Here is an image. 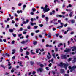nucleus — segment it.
Listing matches in <instances>:
<instances>
[{"label":"nucleus","instance_id":"nucleus-37","mask_svg":"<svg viewBox=\"0 0 76 76\" xmlns=\"http://www.w3.org/2000/svg\"><path fill=\"white\" fill-rule=\"evenodd\" d=\"M39 38H41L42 37V35H39Z\"/></svg>","mask_w":76,"mask_h":76},{"label":"nucleus","instance_id":"nucleus-39","mask_svg":"<svg viewBox=\"0 0 76 76\" xmlns=\"http://www.w3.org/2000/svg\"><path fill=\"white\" fill-rule=\"evenodd\" d=\"M25 58H27L28 60H29V57L27 56H25Z\"/></svg>","mask_w":76,"mask_h":76},{"label":"nucleus","instance_id":"nucleus-5","mask_svg":"<svg viewBox=\"0 0 76 76\" xmlns=\"http://www.w3.org/2000/svg\"><path fill=\"white\" fill-rule=\"evenodd\" d=\"M40 51L41 52L44 51V49H42L41 50L40 49H38L36 50V53H38V51Z\"/></svg>","mask_w":76,"mask_h":76},{"label":"nucleus","instance_id":"nucleus-34","mask_svg":"<svg viewBox=\"0 0 76 76\" xmlns=\"http://www.w3.org/2000/svg\"><path fill=\"white\" fill-rule=\"evenodd\" d=\"M51 65H52V64L50 63L49 64V67H51Z\"/></svg>","mask_w":76,"mask_h":76},{"label":"nucleus","instance_id":"nucleus-10","mask_svg":"<svg viewBox=\"0 0 76 76\" xmlns=\"http://www.w3.org/2000/svg\"><path fill=\"white\" fill-rule=\"evenodd\" d=\"M64 72H65V71H64V69H61L60 70V72L61 73H64Z\"/></svg>","mask_w":76,"mask_h":76},{"label":"nucleus","instance_id":"nucleus-41","mask_svg":"<svg viewBox=\"0 0 76 76\" xmlns=\"http://www.w3.org/2000/svg\"><path fill=\"white\" fill-rule=\"evenodd\" d=\"M30 14L32 15H34V13L33 12H31V13H30Z\"/></svg>","mask_w":76,"mask_h":76},{"label":"nucleus","instance_id":"nucleus-59","mask_svg":"<svg viewBox=\"0 0 76 76\" xmlns=\"http://www.w3.org/2000/svg\"><path fill=\"white\" fill-rule=\"evenodd\" d=\"M61 23V26H63V23Z\"/></svg>","mask_w":76,"mask_h":76},{"label":"nucleus","instance_id":"nucleus-11","mask_svg":"<svg viewBox=\"0 0 76 76\" xmlns=\"http://www.w3.org/2000/svg\"><path fill=\"white\" fill-rule=\"evenodd\" d=\"M47 58L48 59H50L51 58V55H48L47 56Z\"/></svg>","mask_w":76,"mask_h":76},{"label":"nucleus","instance_id":"nucleus-57","mask_svg":"<svg viewBox=\"0 0 76 76\" xmlns=\"http://www.w3.org/2000/svg\"><path fill=\"white\" fill-rule=\"evenodd\" d=\"M18 25H19V23H18L17 24H15V26H16V27H18Z\"/></svg>","mask_w":76,"mask_h":76},{"label":"nucleus","instance_id":"nucleus-60","mask_svg":"<svg viewBox=\"0 0 76 76\" xmlns=\"http://www.w3.org/2000/svg\"><path fill=\"white\" fill-rule=\"evenodd\" d=\"M22 34H18V37H20V36H22Z\"/></svg>","mask_w":76,"mask_h":76},{"label":"nucleus","instance_id":"nucleus-33","mask_svg":"<svg viewBox=\"0 0 76 76\" xmlns=\"http://www.w3.org/2000/svg\"><path fill=\"white\" fill-rule=\"evenodd\" d=\"M0 67H3L4 69H5V67L3 65H1L0 66Z\"/></svg>","mask_w":76,"mask_h":76},{"label":"nucleus","instance_id":"nucleus-24","mask_svg":"<svg viewBox=\"0 0 76 76\" xmlns=\"http://www.w3.org/2000/svg\"><path fill=\"white\" fill-rule=\"evenodd\" d=\"M72 58H69V59L68 61L69 62V61H70L72 60Z\"/></svg>","mask_w":76,"mask_h":76},{"label":"nucleus","instance_id":"nucleus-31","mask_svg":"<svg viewBox=\"0 0 76 76\" xmlns=\"http://www.w3.org/2000/svg\"><path fill=\"white\" fill-rule=\"evenodd\" d=\"M71 22L72 23H75V20H72L71 21Z\"/></svg>","mask_w":76,"mask_h":76},{"label":"nucleus","instance_id":"nucleus-3","mask_svg":"<svg viewBox=\"0 0 76 76\" xmlns=\"http://www.w3.org/2000/svg\"><path fill=\"white\" fill-rule=\"evenodd\" d=\"M69 69L70 72H72L75 69H76V66H75L72 67L70 66H69L68 67Z\"/></svg>","mask_w":76,"mask_h":76},{"label":"nucleus","instance_id":"nucleus-27","mask_svg":"<svg viewBox=\"0 0 76 76\" xmlns=\"http://www.w3.org/2000/svg\"><path fill=\"white\" fill-rule=\"evenodd\" d=\"M60 28H63V26H58L57 28H59V29H60Z\"/></svg>","mask_w":76,"mask_h":76},{"label":"nucleus","instance_id":"nucleus-6","mask_svg":"<svg viewBox=\"0 0 76 76\" xmlns=\"http://www.w3.org/2000/svg\"><path fill=\"white\" fill-rule=\"evenodd\" d=\"M61 57L62 59H66L67 58L66 57V55H62Z\"/></svg>","mask_w":76,"mask_h":76},{"label":"nucleus","instance_id":"nucleus-52","mask_svg":"<svg viewBox=\"0 0 76 76\" xmlns=\"http://www.w3.org/2000/svg\"><path fill=\"white\" fill-rule=\"evenodd\" d=\"M11 73H13V72H14V70L12 69L11 71Z\"/></svg>","mask_w":76,"mask_h":76},{"label":"nucleus","instance_id":"nucleus-28","mask_svg":"<svg viewBox=\"0 0 76 76\" xmlns=\"http://www.w3.org/2000/svg\"><path fill=\"white\" fill-rule=\"evenodd\" d=\"M40 66L41 67H44V65L42 64H40Z\"/></svg>","mask_w":76,"mask_h":76},{"label":"nucleus","instance_id":"nucleus-51","mask_svg":"<svg viewBox=\"0 0 76 76\" xmlns=\"http://www.w3.org/2000/svg\"><path fill=\"white\" fill-rule=\"evenodd\" d=\"M67 26V24H65L64 25V26L65 27H66V26Z\"/></svg>","mask_w":76,"mask_h":76},{"label":"nucleus","instance_id":"nucleus-32","mask_svg":"<svg viewBox=\"0 0 76 76\" xmlns=\"http://www.w3.org/2000/svg\"><path fill=\"white\" fill-rule=\"evenodd\" d=\"M35 32L36 33H38V32H39V30H38L35 31Z\"/></svg>","mask_w":76,"mask_h":76},{"label":"nucleus","instance_id":"nucleus-44","mask_svg":"<svg viewBox=\"0 0 76 76\" xmlns=\"http://www.w3.org/2000/svg\"><path fill=\"white\" fill-rule=\"evenodd\" d=\"M14 15L15 16H16V17L18 16V15H17V14H16V13H14Z\"/></svg>","mask_w":76,"mask_h":76},{"label":"nucleus","instance_id":"nucleus-40","mask_svg":"<svg viewBox=\"0 0 76 76\" xmlns=\"http://www.w3.org/2000/svg\"><path fill=\"white\" fill-rule=\"evenodd\" d=\"M52 12L54 14L55 13V12H56V11H55L54 10H53L52 11Z\"/></svg>","mask_w":76,"mask_h":76},{"label":"nucleus","instance_id":"nucleus-1","mask_svg":"<svg viewBox=\"0 0 76 76\" xmlns=\"http://www.w3.org/2000/svg\"><path fill=\"white\" fill-rule=\"evenodd\" d=\"M41 9H43V11H44V13H45L46 12H47L48 11H50V8L48 7V5H46L44 8L43 7H41Z\"/></svg>","mask_w":76,"mask_h":76},{"label":"nucleus","instance_id":"nucleus-25","mask_svg":"<svg viewBox=\"0 0 76 76\" xmlns=\"http://www.w3.org/2000/svg\"><path fill=\"white\" fill-rule=\"evenodd\" d=\"M74 58H75V57H74ZM75 62H76V60H75V59H74V60L72 61V63H75Z\"/></svg>","mask_w":76,"mask_h":76},{"label":"nucleus","instance_id":"nucleus-42","mask_svg":"<svg viewBox=\"0 0 76 76\" xmlns=\"http://www.w3.org/2000/svg\"><path fill=\"white\" fill-rule=\"evenodd\" d=\"M30 24L31 25H32V26H33L34 25V24L32 23H31Z\"/></svg>","mask_w":76,"mask_h":76},{"label":"nucleus","instance_id":"nucleus-46","mask_svg":"<svg viewBox=\"0 0 76 76\" xmlns=\"http://www.w3.org/2000/svg\"><path fill=\"white\" fill-rule=\"evenodd\" d=\"M46 69L47 70H49V67H46Z\"/></svg>","mask_w":76,"mask_h":76},{"label":"nucleus","instance_id":"nucleus-30","mask_svg":"<svg viewBox=\"0 0 76 76\" xmlns=\"http://www.w3.org/2000/svg\"><path fill=\"white\" fill-rule=\"evenodd\" d=\"M62 45V44L60 43L58 45V47H61Z\"/></svg>","mask_w":76,"mask_h":76},{"label":"nucleus","instance_id":"nucleus-50","mask_svg":"<svg viewBox=\"0 0 76 76\" xmlns=\"http://www.w3.org/2000/svg\"><path fill=\"white\" fill-rule=\"evenodd\" d=\"M15 20H17V21H18L19 20V18H16L15 19Z\"/></svg>","mask_w":76,"mask_h":76},{"label":"nucleus","instance_id":"nucleus-55","mask_svg":"<svg viewBox=\"0 0 76 76\" xmlns=\"http://www.w3.org/2000/svg\"><path fill=\"white\" fill-rule=\"evenodd\" d=\"M36 19H39V17H38V16H37L36 17Z\"/></svg>","mask_w":76,"mask_h":76},{"label":"nucleus","instance_id":"nucleus-7","mask_svg":"<svg viewBox=\"0 0 76 76\" xmlns=\"http://www.w3.org/2000/svg\"><path fill=\"white\" fill-rule=\"evenodd\" d=\"M29 20L28 19H27L26 21H23L22 23L23 24H26V23H28V22H29Z\"/></svg>","mask_w":76,"mask_h":76},{"label":"nucleus","instance_id":"nucleus-8","mask_svg":"<svg viewBox=\"0 0 76 76\" xmlns=\"http://www.w3.org/2000/svg\"><path fill=\"white\" fill-rule=\"evenodd\" d=\"M71 48L72 49V51H75L76 50V47L75 46L72 47Z\"/></svg>","mask_w":76,"mask_h":76},{"label":"nucleus","instance_id":"nucleus-4","mask_svg":"<svg viewBox=\"0 0 76 76\" xmlns=\"http://www.w3.org/2000/svg\"><path fill=\"white\" fill-rule=\"evenodd\" d=\"M37 73H38L39 72H43L44 69L42 68H39L38 69H37Z\"/></svg>","mask_w":76,"mask_h":76},{"label":"nucleus","instance_id":"nucleus-38","mask_svg":"<svg viewBox=\"0 0 76 76\" xmlns=\"http://www.w3.org/2000/svg\"><path fill=\"white\" fill-rule=\"evenodd\" d=\"M39 26H40V27H42V26H43V25L42 24H39Z\"/></svg>","mask_w":76,"mask_h":76},{"label":"nucleus","instance_id":"nucleus-64","mask_svg":"<svg viewBox=\"0 0 76 76\" xmlns=\"http://www.w3.org/2000/svg\"><path fill=\"white\" fill-rule=\"evenodd\" d=\"M67 42H68V45H69L70 44V42L69 41H68Z\"/></svg>","mask_w":76,"mask_h":76},{"label":"nucleus","instance_id":"nucleus-35","mask_svg":"<svg viewBox=\"0 0 76 76\" xmlns=\"http://www.w3.org/2000/svg\"><path fill=\"white\" fill-rule=\"evenodd\" d=\"M12 44H15V41L14 40L12 41Z\"/></svg>","mask_w":76,"mask_h":76},{"label":"nucleus","instance_id":"nucleus-49","mask_svg":"<svg viewBox=\"0 0 76 76\" xmlns=\"http://www.w3.org/2000/svg\"><path fill=\"white\" fill-rule=\"evenodd\" d=\"M22 4L20 3L18 4V6H21L22 5Z\"/></svg>","mask_w":76,"mask_h":76},{"label":"nucleus","instance_id":"nucleus-45","mask_svg":"<svg viewBox=\"0 0 76 76\" xmlns=\"http://www.w3.org/2000/svg\"><path fill=\"white\" fill-rule=\"evenodd\" d=\"M64 76H69V75L67 74H65Z\"/></svg>","mask_w":76,"mask_h":76},{"label":"nucleus","instance_id":"nucleus-2","mask_svg":"<svg viewBox=\"0 0 76 76\" xmlns=\"http://www.w3.org/2000/svg\"><path fill=\"white\" fill-rule=\"evenodd\" d=\"M69 66V64H63V63H61L60 66L62 67H64L65 70H67V67Z\"/></svg>","mask_w":76,"mask_h":76},{"label":"nucleus","instance_id":"nucleus-36","mask_svg":"<svg viewBox=\"0 0 76 76\" xmlns=\"http://www.w3.org/2000/svg\"><path fill=\"white\" fill-rule=\"evenodd\" d=\"M38 28V26H34V29H36V28Z\"/></svg>","mask_w":76,"mask_h":76},{"label":"nucleus","instance_id":"nucleus-54","mask_svg":"<svg viewBox=\"0 0 76 76\" xmlns=\"http://www.w3.org/2000/svg\"><path fill=\"white\" fill-rule=\"evenodd\" d=\"M31 65H33V64H34V62H31Z\"/></svg>","mask_w":76,"mask_h":76},{"label":"nucleus","instance_id":"nucleus-63","mask_svg":"<svg viewBox=\"0 0 76 76\" xmlns=\"http://www.w3.org/2000/svg\"><path fill=\"white\" fill-rule=\"evenodd\" d=\"M17 12L18 13H20V11L18 10L17 11Z\"/></svg>","mask_w":76,"mask_h":76},{"label":"nucleus","instance_id":"nucleus-26","mask_svg":"<svg viewBox=\"0 0 76 76\" xmlns=\"http://www.w3.org/2000/svg\"><path fill=\"white\" fill-rule=\"evenodd\" d=\"M26 55H29V52L28 51L26 52Z\"/></svg>","mask_w":76,"mask_h":76},{"label":"nucleus","instance_id":"nucleus-61","mask_svg":"<svg viewBox=\"0 0 76 76\" xmlns=\"http://www.w3.org/2000/svg\"><path fill=\"white\" fill-rule=\"evenodd\" d=\"M23 50L22 49H20V52H22Z\"/></svg>","mask_w":76,"mask_h":76},{"label":"nucleus","instance_id":"nucleus-22","mask_svg":"<svg viewBox=\"0 0 76 76\" xmlns=\"http://www.w3.org/2000/svg\"><path fill=\"white\" fill-rule=\"evenodd\" d=\"M8 66H11V63H10V62L8 61Z\"/></svg>","mask_w":76,"mask_h":76},{"label":"nucleus","instance_id":"nucleus-21","mask_svg":"<svg viewBox=\"0 0 76 76\" xmlns=\"http://www.w3.org/2000/svg\"><path fill=\"white\" fill-rule=\"evenodd\" d=\"M56 2H58V3H59L60 1H58V0H54V2L55 3H56Z\"/></svg>","mask_w":76,"mask_h":76},{"label":"nucleus","instance_id":"nucleus-20","mask_svg":"<svg viewBox=\"0 0 76 76\" xmlns=\"http://www.w3.org/2000/svg\"><path fill=\"white\" fill-rule=\"evenodd\" d=\"M31 52L32 54H35V53L33 52V50H31Z\"/></svg>","mask_w":76,"mask_h":76},{"label":"nucleus","instance_id":"nucleus-12","mask_svg":"<svg viewBox=\"0 0 76 76\" xmlns=\"http://www.w3.org/2000/svg\"><path fill=\"white\" fill-rule=\"evenodd\" d=\"M72 14H73V11L71 12L70 13V14H69V15L70 17H72Z\"/></svg>","mask_w":76,"mask_h":76},{"label":"nucleus","instance_id":"nucleus-62","mask_svg":"<svg viewBox=\"0 0 76 76\" xmlns=\"http://www.w3.org/2000/svg\"><path fill=\"white\" fill-rule=\"evenodd\" d=\"M25 7H26V5H24L23 6V8H25Z\"/></svg>","mask_w":76,"mask_h":76},{"label":"nucleus","instance_id":"nucleus-29","mask_svg":"<svg viewBox=\"0 0 76 76\" xmlns=\"http://www.w3.org/2000/svg\"><path fill=\"white\" fill-rule=\"evenodd\" d=\"M27 28L28 29H31V26H28L27 27Z\"/></svg>","mask_w":76,"mask_h":76},{"label":"nucleus","instance_id":"nucleus-48","mask_svg":"<svg viewBox=\"0 0 76 76\" xmlns=\"http://www.w3.org/2000/svg\"><path fill=\"white\" fill-rule=\"evenodd\" d=\"M42 18H44V17H45V15H42Z\"/></svg>","mask_w":76,"mask_h":76},{"label":"nucleus","instance_id":"nucleus-19","mask_svg":"<svg viewBox=\"0 0 76 76\" xmlns=\"http://www.w3.org/2000/svg\"><path fill=\"white\" fill-rule=\"evenodd\" d=\"M32 10H33L32 12H35V11H36V10L35 8H34L32 9Z\"/></svg>","mask_w":76,"mask_h":76},{"label":"nucleus","instance_id":"nucleus-43","mask_svg":"<svg viewBox=\"0 0 76 76\" xmlns=\"http://www.w3.org/2000/svg\"><path fill=\"white\" fill-rule=\"evenodd\" d=\"M58 16H59L60 18H61L62 17V15H58Z\"/></svg>","mask_w":76,"mask_h":76},{"label":"nucleus","instance_id":"nucleus-14","mask_svg":"<svg viewBox=\"0 0 76 76\" xmlns=\"http://www.w3.org/2000/svg\"><path fill=\"white\" fill-rule=\"evenodd\" d=\"M37 42L36 41H34V42L33 44L34 45H36V44H37Z\"/></svg>","mask_w":76,"mask_h":76},{"label":"nucleus","instance_id":"nucleus-9","mask_svg":"<svg viewBox=\"0 0 76 76\" xmlns=\"http://www.w3.org/2000/svg\"><path fill=\"white\" fill-rule=\"evenodd\" d=\"M71 50L70 49H66V50H64V52H69V51H70Z\"/></svg>","mask_w":76,"mask_h":76},{"label":"nucleus","instance_id":"nucleus-17","mask_svg":"<svg viewBox=\"0 0 76 76\" xmlns=\"http://www.w3.org/2000/svg\"><path fill=\"white\" fill-rule=\"evenodd\" d=\"M56 51H58V49L56 48V46H55Z\"/></svg>","mask_w":76,"mask_h":76},{"label":"nucleus","instance_id":"nucleus-56","mask_svg":"<svg viewBox=\"0 0 76 76\" xmlns=\"http://www.w3.org/2000/svg\"><path fill=\"white\" fill-rule=\"evenodd\" d=\"M56 37H58V36H59V34H56Z\"/></svg>","mask_w":76,"mask_h":76},{"label":"nucleus","instance_id":"nucleus-15","mask_svg":"<svg viewBox=\"0 0 76 76\" xmlns=\"http://www.w3.org/2000/svg\"><path fill=\"white\" fill-rule=\"evenodd\" d=\"M10 32H13V30L12 29H10Z\"/></svg>","mask_w":76,"mask_h":76},{"label":"nucleus","instance_id":"nucleus-13","mask_svg":"<svg viewBox=\"0 0 76 76\" xmlns=\"http://www.w3.org/2000/svg\"><path fill=\"white\" fill-rule=\"evenodd\" d=\"M56 54V53H53L52 54V56H53V58H56V56H55V54Z\"/></svg>","mask_w":76,"mask_h":76},{"label":"nucleus","instance_id":"nucleus-47","mask_svg":"<svg viewBox=\"0 0 76 76\" xmlns=\"http://www.w3.org/2000/svg\"><path fill=\"white\" fill-rule=\"evenodd\" d=\"M52 73H53V75H54V74L56 73V72H55L54 71H52Z\"/></svg>","mask_w":76,"mask_h":76},{"label":"nucleus","instance_id":"nucleus-23","mask_svg":"<svg viewBox=\"0 0 76 76\" xmlns=\"http://www.w3.org/2000/svg\"><path fill=\"white\" fill-rule=\"evenodd\" d=\"M35 73H36V72L35 71H34L33 72L32 75H34Z\"/></svg>","mask_w":76,"mask_h":76},{"label":"nucleus","instance_id":"nucleus-18","mask_svg":"<svg viewBox=\"0 0 76 76\" xmlns=\"http://www.w3.org/2000/svg\"><path fill=\"white\" fill-rule=\"evenodd\" d=\"M21 43L22 44H26V43H25V41H23L22 42H21Z\"/></svg>","mask_w":76,"mask_h":76},{"label":"nucleus","instance_id":"nucleus-53","mask_svg":"<svg viewBox=\"0 0 76 76\" xmlns=\"http://www.w3.org/2000/svg\"><path fill=\"white\" fill-rule=\"evenodd\" d=\"M48 38H51V35H49L48 36Z\"/></svg>","mask_w":76,"mask_h":76},{"label":"nucleus","instance_id":"nucleus-16","mask_svg":"<svg viewBox=\"0 0 76 76\" xmlns=\"http://www.w3.org/2000/svg\"><path fill=\"white\" fill-rule=\"evenodd\" d=\"M51 62L53 63H54V59H52L51 60Z\"/></svg>","mask_w":76,"mask_h":76},{"label":"nucleus","instance_id":"nucleus-58","mask_svg":"<svg viewBox=\"0 0 76 76\" xmlns=\"http://www.w3.org/2000/svg\"><path fill=\"white\" fill-rule=\"evenodd\" d=\"M7 28H9V25H7Z\"/></svg>","mask_w":76,"mask_h":76}]
</instances>
